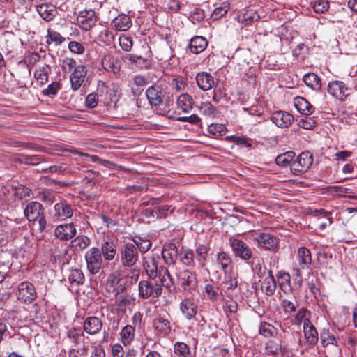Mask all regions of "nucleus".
I'll use <instances>...</instances> for the list:
<instances>
[{
  "mask_svg": "<svg viewBox=\"0 0 357 357\" xmlns=\"http://www.w3.org/2000/svg\"><path fill=\"white\" fill-rule=\"evenodd\" d=\"M130 270L123 268L116 270L113 273V287L115 288L113 291H116L115 297V308L113 309V313L115 312L117 316V322H120L125 319L126 310L130 305V299L124 294L123 292L127 287L131 284L133 281H137L139 275V270L133 269L132 275H130Z\"/></svg>",
  "mask_w": 357,
  "mask_h": 357,
  "instance_id": "nucleus-1",
  "label": "nucleus"
},
{
  "mask_svg": "<svg viewBox=\"0 0 357 357\" xmlns=\"http://www.w3.org/2000/svg\"><path fill=\"white\" fill-rule=\"evenodd\" d=\"M163 275V277L160 278L161 284L158 283L153 280H142L139 282V296L143 299H147L149 298H158L162 292V286L166 288L170 289L172 284V278L166 268H162L160 271V277Z\"/></svg>",
  "mask_w": 357,
  "mask_h": 357,
  "instance_id": "nucleus-2",
  "label": "nucleus"
},
{
  "mask_svg": "<svg viewBox=\"0 0 357 357\" xmlns=\"http://www.w3.org/2000/svg\"><path fill=\"white\" fill-rule=\"evenodd\" d=\"M146 96L152 107L161 105L169 107L174 102L172 96L160 85L153 84L146 91Z\"/></svg>",
  "mask_w": 357,
  "mask_h": 357,
  "instance_id": "nucleus-3",
  "label": "nucleus"
},
{
  "mask_svg": "<svg viewBox=\"0 0 357 357\" xmlns=\"http://www.w3.org/2000/svg\"><path fill=\"white\" fill-rule=\"evenodd\" d=\"M328 91L339 100L344 101L353 93V88L342 81L334 80L328 83Z\"/></svg>",
  "mask_w": 357,
  "mask_h": 357,
  "instance_id": "nucleus-4",
  "label": "nucleus"
},
{
  "mask_svg": "<svg viewBox=\"0 0 357 357\" xmlns=\"http://www.w3.org/2000/svg\"><path fill=\"white\" fill-rule=\"evenodd\" d=\"M229 245L236 257H239L245 261L252 259V251L251 248L242 240L236 238H230Z\"/></svg>",
  "mask_w": 357,
  "mask_h": 357,
  "instance_id": "nucleus-5",
  "label": "nucleus"
},
{
  "mask_svg": "<svg viewBox=\"0 0 357 357\" xmlns=\"http://www.w3.org/2000/svg\"><path fill=\"white\" fill-rule=\"evenodd\" d=\"M312 162V154L310 151H303L291 162V171L296 175L305 172L311 167Z\"/></svg>",
  "mask_w": 357,
  "mask_h": 357,
  "instance_id": "nucleus-6",
  "label": "nucleus"
},
{
  "mask_svg": "<svg viewBox=\"0 0 357 357\" xmlns=\"http://www.w3.org/2000/svg\"><path fill=\"white\" fill-rule=\"evenodd\" d=\"M85 260L87 269L91 274H96L99 272L102 267V259L98 248H90L85 254Z\"/></svg>",
  "mask_w": 357,
  "mask_h": 357,
  "instance_id": "nucleus-7",
  "label": "nucleus"
},
{
  "mask_svg": "<svg viewBox=\"0 0 357 357\" xmlns=\"http://www.w3.org/2000/svg\"><path fill=\"white\" fill-rule=\"evenodd\" d=\"M138 259V251L133 243H126L123 245V248L121 250V260L123 264V267H120L118 270L126 268V266L131 267L135 264Z\"/></svg>",
  "mask_w": 357,
  "mask_h": 357,
  "instance_id": "nucleus-8",
  "label": "nucleus"
},
{
  "mask_svg": "<svg viewBox=\"0 0 357 357\" xmlns=\"http://www.w3.org/2000/svg\"><path fill=\"white\" fill-rule=\"evenodd\" d=\"M253 240L257 242L258 247L266 250H275L278 248V238L268 233H255Z\"/></svg>",
  "mask_w": 357,
  "mask_h": 357,
  "instance_id": "nucleus-9",
  "label": "nucleus"
},
{
  "mask_svg": "<svg viewBox=\"0 0 357 357\" xmlns=\"http://www.w3.org/2000/svg\"><path fill=\"white\" fill-rule=\"evenodd\" d=\"M73 215V206L66 201L56 203L54 207L52 218L54 220L64 221Z\"/></svg>",
  "mask_w": 357,
  "mask_h": 357,
  "instance_id": "nucleus-10",
  "label": "nucleus"
},
{
  "mask_svg": "<svg viewBox=\"0 0 357 357\" xmlns=\"http://www.w3.org/2000/svg\"><path fill=\"white\" fill-rule=\"evenodd\" d=\"M17 298L24 303H31L36 298L34 286L28 282H22L18 287Z\"/></svg>",
  "mask_w": 357,
  "mask_h": 357,
  "instance_id": "nucleus-11",
  "label": "nucleus"
},
{
  "mask_svg": "<svg viewBox=\"0 0 357 357\" xmlns=\"http://www.w3.org/2000/svg\"><path fill=\"white\" fill-rule=\"evenodd\" d=\"M96 20L95 12L91 9L79 12L77 17L78 26L84 31L91 29L95 25Z\"/></svg>",
  "mask_w": 357,
  "mask_h": 357,
  "instance_id": "nucleus-12",
  "label": "nucleus"
},
{
  "mask_svg": "<svg viewBox=\"0 0 357 357\" xmlns=\"http://www.w3.org/2000/svg\"><path fill=\"white\" fill-rule=\"evenodd\" d=\"M271 121L281 128H288L293 123L294 118L290 113L285 111H275L271 116Z\"/></svg>",
  "mask_w": 357,
  "mask_h": 357,
  "instance_id": "nucleus-13",
  "label": "nucleus"
},
{
  "mask_svg": "<svg viewBox=\"0 0 357 357\" xmlns=\"http://www.w3.org/2000/svg\"><path fill=\"white\" fill-rule=\"evenodd\" d=\"M178 247L174 243H165L162 250V257L168 266H174L178 256Z\"/></svg>",
  "mask_w": 357,
  "mask_h": 357,
  "instance_id": "nucleus-14",
  "label": "nucleus"
},
{
  "mask_svg": "<svg viewBox=\"0 0 357 357\" xmlns=\"http://www.w3.org/2000/svg\"><path fill=\"white\" fill-rule=\"evenodd\" d=\"M24 213L29 221H36L44 214V208L38 202H31L27 204L24 209Z\"/></svg>",
  "mask_w": 357,
  "mask_h": 357,
  "instance_id": "nucleus-15",
  "label": "nucleus"
},
{
  "mask_svg": "<svg viewBox=\"0 0 357 357\" xmlns=\"http://www.w3.org/2000/svg\"><path fill=\"white\" fill-rule=\"evenodd\" d=\"M77 233V229L73 224H62L54 229L55 236L61 241H68L73 238Z\"/></svg>",
  "mask_w": 357,
  "mask_h": 357,
  "instance_id": "nucleus-16",
  "label": "nucleus"
},
{
  "mask_svg": "<svg viewBox=\"0 0 357 357\" xmlns=\"http://www.w3.org/2000/svg\"><path fill=\"white\" fill-rule=\"evenodd\" d=\"M86 71L82 65L77 66L73 71L70 77L71 88L73 91H77L84 82Z\"/></svg>",
  "mask_w": 357,
  "mask_h": 357,
  "instance_id": "nucleus-17",
  "label": "nucleus"
},
{
  "mask_svg": "<svg viewBox=\"0 0 357 357\" xmlns=\"http://www.w3.org/2000/svg\"><path fill=\"white\" fill-rule=\"evenodd\" d=\"M196 82L199 88L204 91L211 89L215 85L214 77L207 72L198 73Z\"/></svg>",
  "mask_w": 357,
  "mask_h": 357,
  "instance_id": "nucleus-18",
  "label": "nucleus"
},
{
  "mask_svg": "<svg viewBox=\"0 0 357 357\" xmlns=\"http://www.w3.org/2000/svg\"><path fill=\"white\" fill-rule=\"evenodd\" d=\"M216 263L220 266L225 275L231 272L233 268L232 259L230 255L226 252L221 251L218 252L216 255Z\"/></svg>",
  "mask_w": 357,
  "mask_h": 357,
  "instance_id": "nucleus-19",
  "label": "nucleus"
},
{
  "mask_svg": "<svg viewBox=\"0 0 357 357\" xmlns=\"http://www.w3.org/2000/svg\"><path fill=\"white\" fill-rule=\"evenodd\" d=\"M296 259L301 269H308L310 268L312 263V255L309 249L305 247H301L298 248Z\"/></svg>",
  "mask_w": 357,
  "mask_h": 357,
  "instance_id": "nucleus-20",
  "label": "nucleus"
},
{
  "mask_svg": "<svg viewBox=\"0 0 357 357\" xmlns=\"http://www.w3.org/2000/svg\"><path fill=\"white\" fill-rule=\"evenodd\" d=\"M294 105L303 115L309 116L314 112V107L303 97L297 96L294 99Z\"/></svg>",
  "mask_w": 357,
  "mask_h": 357,
  "instance_id": "nucleus-21",
  "label": "nucleus"
},
{
  "mask_svg": "<svg viewBox=\"0 0 357 357\" xmlns=\"http://www.w3.org/2000/svg\"><path fill=\"white\" fill-rule=\"evenodd\" d=\"M303 332L307 342L315 344L319 340L318 333L310 319H305L303 326Z\"/></svg>",
  "mask_w": 357,
  "mask_h": 357,
  "instance_id": "nucleus-22",
  "label": "nucleus"
},
{
  "mask_svg": "<svg viewBox=\"0 0 357 357\" xmlns=\"http://www.w3.org/2000/svg\"><path fill=\"white\" fill-rule=\"evenodd\" d=\"M102 327L101 320L96 317H90L86 319L84 323V331L90 335L98 333Z\"/></svg>",
  "mask_w": 357,
  "mask_h": 357,
  "instance_id": "nucleus-23",
  "label": "nucleus"
},
{
  "mask_svg": "<svg viewBox=\"0 0 357 357\" xmlns=\"http://www.w3.org/2000/svg\"><path fill=\"white\" fill-rule=\"evenodd\" d=\"M178 279L184 289L192 287L196 283V277L189 270H183L178 274Z\"/></svg>",
  "mask_w": 357,
  "mask_h": 357,
  "instance_id": "nucleus-24",
  "label": "nucleus"
},
{
  "mask_svg": "<svg viewBox=\"0 0 357 357\" xmlns=\"http://www.w3.org/2000/svg\"><path fill=\"white\" fill-rule=\"evenodd\" d=\"M208 42L203 36H195L192 38L188 45L190 52L193 54L202 52L207 47Z\"/></svg>",
  "mask_w": 357,
  "mask_h": 357,
  "instance_id": "nucleus-25",
  "label": "nucleus"
},
{
  "mask_svg": "<svg viewBox=\"0 0 357 357\" xmlns=\"http://www.w3.org/2000/svg\"><path fill=\"white\" fill-rule=\"evenodd\" d=\"M36 10L39 15L47 22L52 20L56 14V8L49 4L37 6Z\"/></svg>",
  "mask_w": 357,
  "mask_h": 357,
  "instance_id": "nucleus-26",
  "label": "nucleus"
},
{
  "mask_svg": "<svg viewBox=\"0 0 357 357\" xmlns=\"http://www.w3.org/2000/svg\"><path fill=\"white\" fill-rule=\"evenodd\" d=\"M208 250V248L204 244H199L197 246L195 260L197 261L199 268H203L206 265Z\"/></svg>",
  "mask_w": 357,
  "mask_h": 357,
  "instance_id": "nucleus-27",
  "label": "nucleus"
},
{
  "mask_svg": "<svg viewBox=\"0 0 357 357\" xmlns=\"http://www.w3.org/2000/svg\"><path fill=\"white\" fill-rule=\"evenodd\" d=\"M180 309L183 314L190 320L195 317L197 307L192 301L186 299L181 303Z\"/></svg>",
  "mask_w": 357,
  "mask_h": 357,
  "instance_id": "nucleus-28",
  "label": "nucleus"
},
{
  "mask_svg": "<svg viewBox=\"0 0 357 357\" xmlns=\"http://www.w3.org/2000/svg\"><path fill=\"white\" fill-rule=\"evenodd\" d=\"M154 329L162 335H167L171 331L170 323L167 319L159 317L155 318L153 321Z\"/></svg>",
  "mask_w": 357,
  "mask_h": 357,
  "instance_id": "nucleus-29",
  "label": "nucleus"
},
{
  "mask_svg": "<svg viewBox=\"0 0 357 357\" xmlns=\"http://www.w3.org/2000/svg\"><path fill=\"white\" fill-rule=\"evenodd\" d=\"M180 261L188 267H193L196 265L195 253L192 250L184 249L182 248L178 254Z\"/></svg>",
  "mask_w": 357,
  "mask_h": 357,
  "instance_id": "nucleus-30",
  "label": "nucleus"
},
{
  "mask_svg": "<svg viewBox=\"0 0 357 357\" xmlns=\"http://www.w3.org/2000/svg\"><path fill=\"white\" fill-rule=\"evenodd\" d=\"M144 268L149 278L155 279L158 275V261L154 257L144 259Z\"/></svg>",
  "mask_w": 357,
  "mask_h": 357,
  "instance_id": "nucleus-31",
  "label": "nucleus"
},
{
  "mask_svg": "<svg viewBox=\"0 0 357 357\" xmlns=\"http://www.w3.org/2000/svg\"><path fill=\"white\" fill-rule=\"evenodd\" d=\"M131 24L132 22L126 15L121 14L113 18V25L118 31L128 30L131 26Z\"/></svg>",
  "mask_w": 357,
  "mask_h": 357,
  "instance_id": "nucleus-32",
  "label": "nucleus"
},
{
  "mask_svg": "<svg viewBox=\"0 0 357 357\" xmlns=\"http://www.w3.org/2000/svg\"><path fill=\"white\" fill-rule=\"evenodd\" d=\"M305 84L310 89L319 91L321 88V82L320 78L313 73H306L303 78Z\"/></svg>",
  "mask_w": 357,
  "mask_h": 357,
  "instance_id": "nucleus-33",
  "label": "nucleus"
},
{
  "mask_svg": "<svg viewBox=\"0 0 357 357\" xmlns=\"http://www.w3.org/2000/svg\"><path fill=\"white\" fill-rule=\"evenodd\" d=\"M176 103L178 109L185 112H188L192 108L193 100L189 94L182 93L178 97Z\"/></svg>",
  "mask_w": 357,
  "mask_h": 357,
  "instance_id": "nucleus-34",
  "label": "nucleus"
},
{
  "mask_svg": "<svg viewBox=\"0 0 357 357\" xmlns=\"http://www.w3.org/2000/svg\"><path fill=\"white\" fill-rule=\"evenodd\" d=\"M295 157V153L293 151H287L284 153L278 155L275 158V163L281 167L291 166L293 159Z\"/></svg>",
  "mask_w": 357,
  "mask_h": 357,
  "instance_id": "nucleus-35",
  "label": "nucleus"
},
{
  "mask_svg": "<svg viewBox=\"0 0 357 357\" xmlns=\"http://www.w3.org/2000/svg\"><path fill=\"white\" fill-rule=\"evenodd\" d=\"M68 281L72 285H80L84 282V275L80 269H72L68 275Z\"/></svg>",
  "mask_w": 357,
  "mask_h": 357,
  "instance_id": "nucleus-36",
  "label": "nucleus"
},
{
  "mask_svg": "<svg viewBox=\"0 0 357 357\" xmlns=\"http://www.w3.org/2000/svg\"><path fill=\"white\" fill-rule=\"evenodd\" d=\"M278 333V330L273 325L267 323L262 322L259 328V333L266 337L275 336Z\"/></svg>",
  "mask_w": 357,
  "mask_h": 357,
  "instance_id": "nucleus-37",
  "label": "nucleus"
},
{
  "mask_svg": "<svg viewBox=\"0 0 357 357\" xmlns=\"http://www.w3.org/2000/svg\"><path fill=\"white\" fill-rule=\"evenodd\" d=\"M70 243L76 250H82L90 245V239L86 236H78Z\"/></svg>",
  "mask_w": 357,
  "mask_h": 357,
  "instance_id": "nucleus-38",
  "label": "nucleus"
},
{
  "mask_svg": "<svg viewBox=\"0 0 357 357\" xmlns=\"http://www.w3.org/2000/svg\"><path fill=\"white\" fill-rule=\"evenodd\" d=\"M276 282L275 279L264 278L261 289L267 296L273 295L275 291Z\"/></svg>",
  "mask_w": 357,
  "mask_h": 357,
  "instance_id": "nucleus-39",
  "label": "nucleus"
},
{
  "mask_svg": "<svg viewBox=\"0 0 357 357\" xmlns=\"http://www.w3.org/2000/svg\"><path fill=\"white\" fill-rule=\"evenodd\" d=\"M199 110L201 114L209 117L214 118L215 116L216 109L210 102H202Z\"/></svg>",
  "mask_w": 357,
  "mask_h": 357,
  "instance_id": "nucleus-40",
  "label": "nucleus"
},
{
  "mask_svg": "<svg viewBox=\"0 0 357 357\" xmlns=\"http://www.w3.org/2000/svg\"><path fill=\"white\" fill-rule=\"evenodd\" d=\"M265 351L268 355H276L282 351L281 344L280 342L270 340L266 344Z\"/></svg>",
  "mask_w": 357,
  "mask_h": 357,
  "instance_id": "nucleus-41",
  "label": "nucleus"
},
{
  "mask_svg": "<svg viewBox=\"0 0 357 357\" xmlns=\"http://www.w3.org/2000/svg\"><path fill=\"white\" fill-rule=\"evenodd\" d=\"M135 328L127 325L121 330L120 333L121 338L124 344H128L134 337Z\"/></svg>",
  "mask_w": 357,
  "mask_h": 357,
  "instance_id": "nucleus-42",
  "label": "nucleus"
},
{
  "mask_svg": "<svg viewBox=\"0 0 357 357\" xmlns=\"http://www.w3.org/2000/svg\"><path fill=\"white\" fill-rule=\"evenodd\" d=\"M65 41V38L61 36L59 32L49 29L47 34V43H54L55 45H61Z\"/></svg>",
  "mask_w": 357,
  "mask_h": 357,
  "instance_id": "nucleus-43",
  "label": "nucleus"
},
{
  "mask_svg": "<svg viewBox=\"0 0 357 357\" xmlns=\"http://www.w3.org/2000/svg\"><path fill=\"white\" fill-rule=\"evenodd\" d=\"M50 67L49 66H45L37 69L34 73V77L38 82L41 84H44L48 79Z\"/></svg>",
  "mask_w": 357,
  "mask_h": 357,
  "instance_id": "nucleus-44",
  "label": "nucleus"
},
{
  "mask_svg": "<svg viewBox=\"0 0 357 357\" xmlns=\"http://www.w3.org/2000/svg\"><path fill=\"white\" fill-rule=\"evenodd\" d=\"M226 128L223 124L211 123L208 127V131L215 137H221L225 135Z\"/></svg>",
  "mask_w": 357,
  "mask_h": 357,
  "instance_id": "nucleus-45",
  "label": "nucleus"
},
{
  "mask_svg": "<svg viewBox=\"0 0 357 357\" xmlns=\"http://www.w3.org/2000/svg\"><path fill=\"white\" fill-rule=\"evenodd\" d=\"M222 285L228 290H234L238 286V281L236 278L231 272H229L227 275H225V280L222 282Z\"/></svg>",
  "mask_w": 357,
  "mask_h": 357,
  "instance_id": "nucleus-46",
  "label": "nucleus"
},
{
  "mask_svg": "<svg viewBox=\"0 0 357 357\" xmlns=\"http://www.w3.org/2000/svg\"><path fill=\"white\" fill-rule=\"evenodd\" d=\"M320 339L322 344L326 346L329 344L333 345H337V340L336 337L328 331L324 330L320 334Z\"/></svg>",
  "mask_w": 357,
  "mask_h": 357,
  "instance_id": "nucleus-47",
  "label": "nucleus"
},
{
  "mask_svg": "<svg viewBox=\"0 0 357 357\" xmlns=\"http://www.w3.org/2000/svg\"><path fill=\"white\" fill-rule=\"evenodd\" d=\"M175 354L183 357H190L189 347L184 342H176L174 345Z\"/></svg>",
  "mask_w": 357,
  "mask_h": 357,
  "instance_id": "nucleus-48",
  "label": "nucleus"
},
{
  "mask_svg": "<svg viewBox=\"0 0 357 357\" xmlns=\"http://www.w3.org/2000/svg\"><path fill=\"white\" fill-rule=\"evenodd\" d=\"M277 276L278 278L283 280L284 281L280 284L282 290L284 292L287 291H291L290 287V275L288 273L280 271H278Z\"/></svg>",
  "mask_w": 357,
  "mask_h": 357,
  "instance_id": "nucleus-49",
  "label": "nucleus"
},
{
  "mask_svg": "<svg viewBox=\"0 0 357 357\" xmlns=\"http://www.w3.org/2000/svg\"><path fill=\"white\" fill-rule=\"evenodd\" d=\"M68 337L76 344H80L84 340L83 333L80 329L73 328L68 331Z\"/></svg>",
  "mask_w": 357,
  "mask_h": 357,
  "instance_id": "nucleus-50",
  "label": "nucleus"
},
{
  "mask_svg": "<svg viewBox=\"0 0 357 357\" xmlns=\"http://www.w3.org/2000/svg\"><path fill=\"white\" fill-rule=\"evenodd\" d=\"M133 243L135 245L137 251L139 250L142 253L146 252L151 247V243L149 240L142 239L141 238L135 239Z\"/></svg>",
  "mask_w": 357,
  "mask_h": 357,
  "instance_id": "nucleus-51",
  "label": "nucleus"
},
{
  "mask_svg": "<svg viewBox=\"0 0 357 357\" xmlns=\"http://www.w3.org/2000/svg\"><path fill=\"white\" fill-rule=\"evenodd\" d=\"M307 51V47L303 44H298L293 50V56L298 60H304Z\"/></svg>",
  "mask_w": 357,
  "mask_h": 357,
  "instance_id": "nucleus-52",
  "label": "nucleus"
},
{
  "mask_svg": "<svg viewBox=\"0 0 357 357\" xmlns=\"http://www.w3.org/2000/svg\"><path fill=\"white\" fill-rule=\"evenodd\" d=\"M204 290L208 299L212 301H215L218 299L219 296L218 287H215L211 284H207L204 287Z\"/></svg>",
  "mask_w": 357,
  "mask_h": 357,
  "instance_id": "nucleus-53",
  "label": "nucleus"
},
{
  "mask_svg": "<svg viewBox=\"0 0 357 357\" xmlns=\"http://www.w3.org/2000/svg\"><path fill=\"white\" fill-rule=\"evenodd\" d=\"M281 306L284 313L287 315L291 314L296 310V304L288 299H283L281 303Z\"/></svg>",
  "mask_w": 357,
  "mask_h": 357,
  "instance_id": "nucleus-54",
  "label": "nucleus"
},
{
  "mask_svg": "<svg viewBox=\"0 0 357 357\" xmlns=\"http://www.w3.org/2000/svg\"><path fill=\"white\" fill-rule=\"evenodd\" d=\"M317 123L316 121L311 117L305 116V118H302L298 121V126L306 130L312 129Z\"/></svg>",
  "mask_w": 357,
  "mask_h": 357,
  "instance_id": "nucleus-55",
  "label": "nucleus"
},
{
  "mask_svg": "<svg viewBox=\"0 0 357 357\" xmlns=\"http://www.w3.org/2000/svg\"><path fill=\"white\" fill-rule=\"evenodd\" d=\"M76 61L72 58H65L62 61V70L64 73H70L77 67Z\"/></svg>",
  "mask_w": 357,
  "mask_h": 357,
  "instance_id": "nucleus-56",
  "label": "nucleus"
},
{
  "mask_svg": "<svg viewBox=\"0 0 357 357\" xmlns=\"http://www.w3.org/2000/svg\"><path fill=\"white\" fill-rule=\"evenodd\" d=\"M329 8L328 1L326 0H318L314 3V10L317 13H323Z\"/></svg>",
  "mask_w": 357,
  "mask_h": 357,
  "instance_id": "nucleus-57",
  "label": "nucleus"
},
{
  "mask_svg": "<svg viewBox=\"0 0 357 357\" xmlns=\"http://www.w3.org/2000/svg\"><path fill=\"white\" fill-rule=\"evenodd\" d=\"M60 89L61 84L59 82H54L50 84L47 88L45 89L43 91V93L47 96H54Z\"/></svg>",
  "mask_w": 357,
  "mask_h": 357,
  "instance_id": "nucleus-58",
  "label": "nucleus"
},
{
  "mask_svg": "<svg viewBox=\"0 0 357 357\" xmlns=\"http://www.w3.org/2000/svg\"><path fill=\"white\" fill-rule=\"evenodd\" d=\"M102 252L106 260L112 259V244L109 238H104V243L102 245Z\"/></svg>",
  "mask_w": 357,
  "mask_h": 357,
  "instance_id": "nucleus-59",
  "label": "nucleus"
},
{
  "mask_svg": "<svg viewBox=\"0 0 357 357\" xmlns=\"http://www.w3.org/2000/svg\"><path fill=\"white\" fill-rule=\"evenodd\" d=\"M119 43L121 47L125 51H130L132 47V39L125 36H120L119 37Z\"/></svg>",
  "mask_w": 357,
  "mask_h": 357,
  "instance_id": "nucleus-60",
  "label": "nucleus"
},
{
  "mask_svg": "<svg viewBox=\"0 0 357 357\" xmlns=\"http://www.w3.org/2000/svg\"><path fill=\"white\" fill-rule=\"evenodd\" d=\"M308 314L309 312L306 309H299L294 318V323L295 324H301L303 321L304 324L305 319H309L306 317Z\"/></svg>",
  "mask_w": 357,
  "mask_h": 357,
  "instance_id": "nucleus-61",
  "label": "nucleus"
},
{
  "mask_svg": "<svg viewBox=\"0 0 357 357\" xmlns=\"http://www.w3.org/2000/svg\"><path fill=\"white\" fill-rule=\"evenodd\" d=\"M70 51L73 54H82L84 52V47L80 43L77 41H71L68 44Z\"/></svg>",
  "mask_w": 357,
  "mask_h": 357,
  "instance_id": "nucleus-62",
  "label": "nucleus"
},
{
  "mask_svg": "<svg viewBox=\"0 0 357 357\" xmlns=\"http://www.w3.org/2000/svg\"><path fill=\"white\" fill-rule=\"evenodd\" d=\"M99 42L104 43L105 45H110L112 42V36L109 30L107 29L100 31L98 36Z\"/></svg>",
  "mask_w": 357,
  "mask_h": 357,
  "instance_id": "nucleus-63",
  "label": "nucleus"
},
{
  "mask_svg": "<svg viewBox=\"0 0 357 357\" xmlns=\"http://www.w3.org/2000/svg\"><path fill=\"white\" fill-rule=\"evenodd\" d=\"M233 142L237 145L243 146L247 148L252 147V143L250 142V139L243 136H233L232 137Z\"/></svg>",
  "mask_w": 357,
  "mask_h": 357,
  "instance_id": "nucleus-64",
  "label": "nucleus"
}]
</instances>
